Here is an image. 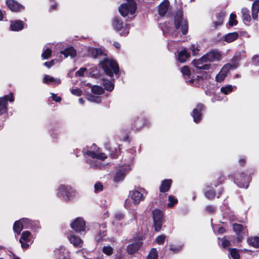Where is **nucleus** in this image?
Segmentation results:
<instances>
[{
  "label": "nucleus",
  "mask_w": 259,
  "mask_h": 259,
  "mask_svg": "<svg viewBox=\"0 0 259 259\" xmlns=\"http://www.w3.org/2000/svg\"><path fill=\"white\" fill-rule=\"evenodd\" d=\"M82 152L84 154L89 156L87 158L86 161L90 167L94 169H102L104 167V165L102 161L107 158L106 154L101 152L99 149H96L94 151L89 150L88 149H83Z\"/></svg>",
  "instance_id": "nucleus-1"
},
{
  "label": "nucleus",
  "mask_w": 259,
  "mask_h": 259,
  "mask_svg": "<svg viewBox=\"0 0 259 259\" xmlns=\"http://www.w3.org/2000/svg\"><path fill=\"white\" fill-rule=\"evenodd\" d=\"M100 63L105 73L108 76L111 77L114 74H117L118 72V66L115 61L105 59L100 62Z\"/></svg>",
  "instance_id": "nucleus-2"
},
{
  "label": "nucleus",
  "mask_w": 259,
  "mask_h": 259,
  "mask_svg": "<svg viewBox=\"0 0 259 259\" xmlns=\"http://www.w3.org/2000/svg\"><path fill=\"white\" fill-rule=\"evenodd\" d=\"M175 25L177 29H181L183 34H186L188 32V24L187 20L183 17L182 11H178L175 17Z\"/></svg>",
  "instance_id": "nucleus-3"
},
{
  "label": "nucleus",
  "mask_w": 259,
  "mask_h": 259,
  "mask_svg": "<svg viewBox=\"0 0 259 259\" xmlns=\"http://www.w3.org/2000/svg\"><path fill=\"white\" fill-rule=\"evenodd\" d=\"M136 3L134 0L127 1L119 7V13L123 17L133 15L136 10Z\"/></svg>",
  "instance_id": "nucleus-4"
},
{
  "label": "nucleus",
  "mask_w": 259,
  "mask_h": 259,
  "mask_svg": "<svg viewBox=\"0 0 259 259\" xmlns=\"http://www.w3.org/2000/svg\"><path fill=\"white\" fill-rule=\"evenodd\" d=\"M131 168L129 164H119L116 168L114 175L115 182L123 181L125 176L131 171Z\"/></svg>",
  "instance_id": "nucleus-5"
},
{
  "label": "nucleus",
  "mask_w": 259,
  "mask_h": 259,
  "mask_svg": "<svg viewBox=\"0 0 259 259\" xmlns=\"http://www.w3.org/2000/svg\"><path fill=\"white\" fill-rule=\"evenodd\" d=\"M147 194V192L144 189L139 188L131 191L130 197L133 201L134 205H136L144 200Z\"/></svg>",
  "instance_id": "nucleus-6"
},
{
  "label": "nucleus",
  "mask_w": 259,
  "mask_h": 259,
  "mask_svg": "<svg viewBox=\"0 0 259 259\" xmlns=\"http://www.w3.org/2000/svg\"><path fill=\"white\" fill-rule=\"evenodd\" d=\"M250 180V176L244 173L236 174L234 176V182L240 188H247Z\"/></svg>",
  "instance_id": "nucleus-7"
},
{
  "label": "nucleus",
  "mask_w": 259,
  "mask_h": 259,
  "mask_svg": "<svg viewBox=\"0 0 259 259\" xmlns=\"http://www.w3.org/2000/svg\"><path fill=\"white\" fill-rule=\"evenodd\" d=\"M32 223L30 220L27 219H22L19 221H16L13 225L14 231L18 235L20 234L21 231L24 228H31Z\"/></svg>",
  "instance_id": "nucleus-8"
},
{
  "label": "nucleus",
  "mask_w": 259,
  "mask_h": 259,
  "mask_svg": "<svg viewBox=\"0 0 259 259\" xmlns=\"http://www.w3.org/2000/svg\"><path fill=\"white\" fill-rule=\"evenodd\" d=\"M163 216L162 212L159 209H156L152 212L154 227L156 231H159L161 229L163 224Z\"/></svg>",
  "instance_id": "nucleus-9"
},
{
  "label": "nucleus",
  "mask_w": 259,
  "mask_h": 259,
  "mask_svg": "<svg viewBox=\"0 0 259 259\" xmlns=\"http://www.w3.org/2000/svg\"><path fill=\"white\" fill-rule=\"evenodd\" d=\"M14 98L13 93L0 98V115L4 114L8 111V102H13Z\"/></svg>",
  "instance_id": "nucleus-10"
},
{
  "label": "nucleus",
  "mask_w": 259,
  "mask_h": 259,
  "mask_svg": "<svg viewBox=\"0 0 259 259\" xmlns=\"http://www.w3.org/2000/svg\"><path fill=\"white\" fill-rule=\"evenodd\" d=\"M70 226L71 228L77 232L81 233L85 232V223L82 218H76L72 222Z\"/></svg>",
  "instance_id": "nucleus-11"
},
{
  "label": "nucleus",
  "mask_w": 259,
  "mask_h": 259,
  "mask_svg": "<svg viewBox=\"0 0 259 259\" xmlns=\"http://www.w3.org/2000/svg\"><path fill=\"white\" fill-rule=\"evenodd\" d=\"M236 63H228L225 64L220 72L216 76V80L218 82H221L226 77L229 70L231 69H235L237 67Z\"/></svg>",
  "instance_id": "nucleus-12"
},
{
  "label": "nucleus",
  "mask_w": 259,
  "mask_h": 259,
  "mask_svg": "<svg viewBox=\"0 0 259 259\" xmlns=\"http://www.w3.org/2000/svg\"><path fill=\"white\" fill-rule=\"evenodd\" d=\"M113 26L116 30L118 31H121L120 33L121 35H126L129 32V26L127 24L123 25V22L118 19L116 18L114 19Z\"/></svg>",
  "instance_id": "nucleus-13"
},
{
  "label": "nucleus",
  "mask_w": 259,
  "mask_h": 259,
  "mask_svg": "<svg viewBox=\"0 0 259 259\" xmlns=\"http://www.w3.org/2000/svg\"><path fill=\"white\" fill-rule=\"evenodd\" d=\"M206 59L207 62H218L221 60L222 57L221 52L217 50H212L203 56V59Z\"/></svg>",
  "instance_id": "nucleus-14"
},
{
  "label": "nucleus",
  "mask_w": 259,
  "mask_h": 259,
  "mask_svg": "<svg viewBox=\"0 0 259 259\" xmlns=\"http://www.w3.org/2000/svg\"><path fill=\"white\" fill-rule=\"evenodd\" d=\"M32 236L31 233L28 231H24L19 239V242L21 243V247L23 249H27L29 244L31 243Z\"/></svg>",
  "instance_id": "nucleus-15"
},
{
  "label": "nucleus",
  "mask_w": 259,
  "mask_h": 259,
  "mask_svg": "<svg viewBox=\"0 0 259 259\" xmlns=\"http://www.w3.org/2000/svg\"><path fill=\"white\" fill-rule=\"evenodd\" d=\"M192 64L196 68L202 70H208L211 66V64L207 62L206 59H203V56L199 59L194 60Z\"/></svg>",
  "instance_id": "nucleus-16"
},
{
  "label": "nucleus",
  "mask_w": 259,
  "mask_h": 259,
  "mask_svg": "<svg viewBox=\"0 0 259 259\" xmlns=\"http://www.w3.org/2000/svg\"><path fill=\"white\" fill-rule=\"evenodd\" d=\"M63 190L67 192V194L64 197V200L66 201H71L79 196L78 192L71 186L67 187Z\"/></svg>",
  "instance_id": "nucleus-17"
},
{
  "label": "nucleus",
  "mask_w": 259,
  "mask_h": 259,
  "mask_svg": "<svg viewBox=\"0 0 259 259\" xmlns=\"http://www.w3.org/2000/svg\"><path fill=\"white\" fill-rule=\"evenodd\" d=\"M8 8L12 12H21L24 9V7L14 0H7L6 2Z\"/></svg>",
  "instance_id": "nucleus-18"
},
{
  "label": "nucleus",
  "mask_w": 259,
  "mask_h": 259,
  "mask_svg": "<svg viewBox=\"0 0 259 259\" xmlns=\"http://www.w3.org/2000/svg\"><path fill=\"white\" fill-rule=\"evenodd\" d=\"M27 25L22 21L15 20L10 21V29L13 31H19L26 27Z\"/></svg>",
  "instance_id": "nucleus-19"
},
{
  "label": "nucleus",
  "mask_w": 259,
  "mask_h": 259,
  "mask_svg": "<svg viewBox=\"0 0 259 259\" xmlns=\"http://www.w3.org/2000/svg\"><path fill=\"white\" fill-rule=\"evenodd\" d=\"M203 106L202 104H198L196 108H194L192 113V116L195 122L198 123L201 119V112L203 110Z\"/></svg>",
  "instance_id": "nucleus-20"
},
{
  "label": "nucleus",
  "mask_w": 259,
  "mask_h": 259,
  "mask_svg": "<svg viewBox=\"0 0 259 259\" xmlns=\"http://www.w3.org/2000/svg\"><path fill=\"white\" fill-rule=\"evenodd\" d=\"M42 82L45 84L56 85L60 84L61 80L59 78H55L48 74H45L42 78Z\"/></svg>",
  "instance_id": "nucleus-21"
},
{
  "label": "nucleus",
  "mask_w": 259,
  "mask_h": 259,
  "mask_svg": "<svg viewBox=\"0 0 259 259\" xmlns=\"http://www.w3.org/2000/svg\"><path fill=\"white\" fill-rule=\"evenodd\" d=\"M67 238L70 243L72 244L75 247H81L82 246L83 241L78 236L75 235H69Z\"/></svg>",
  "instance_id": "nucleus-22"
},
{
  "label": "nucleus",
  "mask_w": 259,
  "mask_h": 259,
  "mask_svg": "<svg viewBox=\"0 0 259 259\" xmlns=\"http://www.w3.org/2000/svg\"><path fill=\"white\" fill-rule=\"evenodd\" d=\"M141 245L142 242L139 240L138 242L128 245L127 247L126 251L129 254H133L139 249Z\"/></svg>",
  "instance_id": "nucleus-23"
},
{
  "label": "nucleus",
  "mask_w": 259,
  "mask_h": 259,
  "mask_svg": "<svg viewBox=\"0 0 259 259\" xmlns=\"http://www.w3.org/2000/svg\"><path fill=\"white\" fill-rule=\"evenodd\" d=\"M88 51L89 55L94 58H97L104 54L103 50L101 48H89Z\"/></svg>",
  "instance_id": "nucleus-24"
},
{
  "label": "nucleus",
  "mask_w": 259,
  "mask_h": 259,
  "mask_svg": "<svg viewBox=\"0 0 259 259\" xmlns=\"http://www.w3.org/2000/svg\"><path fill=\"white\" fill-rule=\"evenodd\" d=\"M168 1L165 0L159 6L158 11L160 16H163L166 13L168 8Z\"/></svg>",
  "instance_id": "nucleus-25"
},
{
  "label": "nucleus",
  "mask_w": 259,
  "mask_h": 259,
  "mask_svg": "<svg viewBox=\"0 0 259 259\" xmlns=\"http://www.w3.org/2000/svg\"><path fill=\"white\" fill-rule=\"evenodd\" d=\"M239 37V34L237 32L229 33L224 36V40L230 43L236 40Z\"/></svg>",
  "instance_id": "nucleus-26"
},
{
  "label": "nucleus",
  "mask_w": 259,
  "mask_h": 259,
  "mask_svg": "<svg viewBox=\"0 0 259 259\" xmlns=\"http://www.w3.org/2000/svg\"><path fill=\"white\" fill-rule=\"evenodd\" d=\"M259 12V0L255 1L252 5V18L256 20Z\"/></svg>",
  "instance_id": "nucleus-27"
},
{
  "label": "nucleus",
  "mask_w": 259,
  "mask_h": 259,
  "mask_svg": "<svg viewBox=\"0 0 259 259\" xmlns=\"http://www.w3.org/2000/svg\"><path fill=\"white\" fill-rule=\"evenodd\" d=\"M214 187H217V185L214 184L207 187V189L205 192V195L207 198L211 199L214 198L215 193L213 190H211V189H213Z\"/></svg>",
  "instance_id": "nucleus-28"
},
{
  "label": "nucleus",
  "mask_w": 259,
  "mask_h": 259,
  "mask_svg": "<svg viewBox=\"0 0 259 259\" xmlns=\"http://www.w3.org/2000/svg\"><path fill=\"white\" fill-rule=\"evenodd\" d=\"M189 56L190 54L187 52V51L186 49H183L178 52V59L180 62L183 63L185 62Z\"/></svg>",
  "instance_id": "nucleus-29"
},
{
  "label": "nucleus",
  "mask_w": 259,
  "mask_h": 259,
  "mask_svg": "<svg viewBox=\"0 0 259 259\" xmlns=\"http://www.w3.org/2000/svg\"><path fill=\"white\" fill-rule=\"evenodd\" d=\"M225 17V12H220L217 15V20L213 22L214 26L215 28L221 26L223 24L224 22V19Z\"/></svg>",
  "instance_id": "nucleus-30"
},
{
  "label": "nucleus",
  "mask_w": 259,
  "mask_h": 259,
  "mask_svg": "<svg viewBox=\"0 0 259 259\" xmlns=\"http://www.w3.org/2000/svg\"><path fill=\"white\" fill-rule=\"evenodd\" d=\"M248 244L254 248H259V237H250L247 240Z\"/></svg>",
  "instance_id": "nucleus-31"
},
{
  "label": "nucleus",
  "mask_w": 259,
  "mask_h": 259,
  "mask_svg": "<svg viewBox=\"0 0 259 259\" xmlns=\"http://www.w3.org/2000/svg\"><path fill=\"white\" fill-rule=\"evenodd\" d=\"M171 181L170 180H165L162 182L160 187V191L161 192H165L167 191L171 186Z\"/></svg>",
  "instance_id": "nucleus-32"
},
{
  "label": "nucleus",
  "mask_w": 259,
  "mask_h": 259,
  "mask_svg": "<svg viewBox=\"0 0 259 259\" xmlns=\"http://www.w3.org/2000/svg\"><path fill=\"white\" fill-rule=\"evenodd\" d=\"M61 53L64 55L65 58L68 56L73 58L76 56V51L72 47L66 49L64 51H61Z\"/></svg>",
  "instance_id": "nucleus-33"
},
{
  "label": "nucleus",
  "mask_w": 259,
  "mask_h": 259,
  "mask_svg": "<svg viewBox=\"0 0 259 259\" xmlns=\"http://www.w3.org/2000/svg\"><path fill=\"white\" fill-rule=\"evenodd\" d=\"M67 187H70V186L60 185L59 186L57 189V195L59 197L62 198L63 200H64L65 195L67 194V192H66V191H65L63 189H65V188H66Z\"/></svg>",
  "instance_id": "nucleus-34"
},
{
  "label": "nucleus",
  "mask_w": 259,
  "mask_h": 259,
  "mask_svg": "<svg viewBox=\"0 0 259 259\" xmlns=\"http://www.w3.org/2000/svg\"><path fill=\"white\" fill-rule=\"evenodd\" d=\"M242 17L244 21L250 22L251 17L250 16L249 11L246 8H242L241 10Z\"/></svg>",
  "instance_id": "nucleus-35"
},
{
  "label": "nucleus",
  "mask_w": 259,
  "mask_h": 259,
  "mask_svg": "<svg viewBox=\"0 0 259 259\" xmlns=\"http://www.w3.org/2000/svg\"><path fill=\"white\" fill-rule=\"evenodd\" d=\"M234 89H236L235 86H233L231 84H228L222 87L221 88V92L225 95H227L229 93L232 92Z\"/></svg>",
  "instance_id": "nucleus-36"
},
{
  "label": "nucleus",
  "mask_w": 259,
  "mask_h": 259,
  "mask_svg": "<svg viewBox=\"0 0 259 259\" xmlns=\"http://www.w3.org/2000/svg\"><path fill=\"white\" fill-rule=\"evenodd\" d=\"M103 83L107 91H111L113 90L114 84L112 81L104 79L103 80Z\"/></svg>",
  "instance_id": "nucleus-37"
},
{
  "label": "nucleus",
  "mask_w": 259,
  "mask_h": 259,
  "mask_svg": "<svg viewBox=\"0 0 259 259\" xmlns=\"http://www.w3.org/2000/svg\"><path fill=\"white\" fill-rule=\"evenodd\" d=\"M51 50L47 46H45L41 54V57L43 59H47L51 56Z\"/></svg>",
  "instance_id": "nucleus-38"
},
{
  "label": "nucleus",
  "mask_w": 259,
  "mask_h": 259,
  "mask_svg": "<svg viewBox=\"0 0 259 259\" xmlns=\"http://www.w3.org/2000/svg\"><path fill=\"white\" fill-rule=\"evenodd\" d=\"M92 92L96 95H101L104 93L103 89L99 85H93L91 89Z\"/></svg>",
  "instance_id": "nucleus-39"
},
{
  "label": "nucleus",
  "mask_w": 259,
  "mask_h": 259,
  "mask_svg": "<svg viewBox=\"0 0 259 259\" xmlns=\"http://www.w3.org/2000/svg\"><path fill=\"white\" fill-rule=\"evenodd\" d=\"M233 228L234 231L239 234L240 233H243V234H245V228H243V226L241 225L234 224L233 225Z\"/></svg>",
  "instance_id": "nucleus-40"
},
{
  "label": "nucleus",
  "mask_w": 259,
  "mask_h": 259,
  "mask_svg": "<svg viewBox=\"0 0 259 259\" xmlns=\"http://www.w3.org/2000/svg\"><path fill=\"white\" fill-rule=\"evenodd\" d=\"M236 15L235 14L231 13L230 16L229 24L230 26H235L237 24V21L236 19Z\"/></svg>",
  "instance_id": "nucleus-41"
},
{
  "label": "nucleus",
  "mask_w": 259,
  "mask_h": 259,
  "mask_svg": "<svg viewBox=\"0 0 259 259\" xmlns=\"http://www.w3.org/2000/svg\"><path fill=\"white\" fill-rule=\"evenodd\" d=\"M158 254L155 248H152L150 251L147 259H157Z\"/></svg>",
  "instance_id": "nucleus-42"
},
{
  "label": "nucleus",
  "mask_w": 259,
  "mask_h": 259,
  "mask_svg": "<svg viewBox=\"0 0 259 259\" xmlns=\"http://www.w3.org/2000/svg\"><path fill=\"white\" fill-rule=\"evenodd\" d=\"M103 252L107 255H110L113 253V248L110 246H104L102 249Z\"/></svg>",
  "instance_id": "nucleus-43"
},
{
  "label": "nucleus",
  "mask_w": 259,
  "mask_h": 259,
  "mask_svg": "<svg viewBox=\"0 0 259 259\" xmlns=\"http://www.w3.org/2000/svg\"><path fill=\"white\" fill-rule=\"evenodd\" d=\"M89 101L95 102L96 103H99L101 102L100 97L98 96H96L93 95H90L87 97Z\"/></svg>",
  "instance_id": "nucleus-44"
},
{
  "label": "nucleus",
  "mask_w": 259,
  "mask_h": 259,
  "mask_svg": "<svg viewBox=\"0 0 259 259\" xmlns=\"http://www.w3.org/2000/svg\"><path fill=\"white\" fill-rule=\"evenodd\" d=\"M230 255L233 259H239L240 255L236 249H230Z\"/></svg>",
  "instance_id": "nucleus-45"
},
{
  "label": "nucleus",
  "mask_w": 259,
  "mask_h": 259,
  "mask_svg": "<svg viewBox=\"0 0 259 259\" xmlns=\"http://www.w3.org/2000/svg\"><path fill=\"white\" fill-rule=\"evenodd\" d=\"M181 71L184 75L187 76L189 78L191 77V76L192 75L191 72L188 66H185L183 67L182 68Z\"/></svg>",
  "instance_id": "nucleus-46"
},
{
  "label": "nucleus",
  "mask_w": 259,
  "mask_h": 259,
  "mask_svg": "<svg viewBox=\"0 0 259 259\" xmlns=\"http://www.w3.org/2000/svg\"><path fill=\"white\" fill-rule=\"evenodd\" d=\"M169 202L167 204V206L169 207H172L175 204L178 202V200L174 196L170 195L168 197Z\"/></svg>",
  "instance_id": "nucleus-47"
},
{
  "label": "nucleus",
  "mask_w": 259,
  "mask_h": 259,
  "mask_svg": "<svg viewBox=\"0 0 259 259\" xmlns=\"http://www.w3.org/2000/svg\"><path fill=\"white\" fill-rule=\"evenodd\" d=\"M134 204L133 203V201L132 202L131 198L129 197V198H127L124 203V206L127 209H130L134 207Z\"/></svg>",
  "instance_id": "nucleus-48"
},
{
  "label": "nucleus",
  "mask_w": 259,
  "mask_h": 259,
  "mask_svg": "<svg viewBox=\"0 0 259 259\" xmlns=\"http://www.w3.org/2000/svg\"><path fill=\"white\" fill-rule=\"evenodd\" d=\"M165 236L164 235H160L158 236L155 240V242L158 244H162L165 240Z\"/></svg>",
  "instance_id": "nucleus-49"
},
{
  "label": "nucleus",
  "mask_w": 259,
  "mask_h": 259,
  "mask_svg": "<svg viewBox=\"0 0 259 259\" xmlns=\"http://www.w3.org/2000/svg\"><path fill=\"white\" fill-rule=\"evenodd\" d=\"M124 215L123 213L121 212H116L114 214L115 219L117 221H120L123 219Z\"/></svg>",
  "instance_id": "nucleus-50"
},
{
  "label": "nucleus",
  "mask_w": 259,
  "mask_h": 259,
  "mask_svg": "<svg viewBox=\"0 0 259 259\" xmlns=\"http://www.w3.org/2000/svg\"><path fill=\"white\" fill-rule=\"evenodd\" d=\"M221 240L222 241V246L224 248H226L230 245L229 241L226 237H223Z\"/></svg>",
  "instance_id": "nucleus-51"
},
{
  "label": "nucleus",
  "mask_w": 259,
  "mask_h": 259,
  "mask_svg": "<svg viewBox=\"0 0 259 259\" xmlns=\"http://www.w3.org/2000/svg\"><path fill=\"white\" fill-rule=\"evenodd\" d=\"M170 250H172L175 252H178L182 249V246H176L175 245H170L169 247Z\"/></svg>",
  "instance_id": "nucleus-52"
},
{
  "label": "nucleus",
  "mask_w": 259,
  "mask_h": 259,
  "mask_svg": "<svg viewBox=\"0 0 259 259\" xmlns=\"http://www.w3.org/2000/svg\"><path fill=\"white\" fill-rule=\"evenodd\" d=\"M95 191L96 192H98L101 191L103 189V185L100 183H97L95 184L94 186Z\"/></svg>",
  "instance_id": "nucleus-53"
},
{
  "label": "nucleus",
  "mask_w": 259,
  "mask_h": 259,
  "mask_svg": "<svg viewBox=\"0 0 259 259\" xmlns=\"http://www.w3.org/2000/svg\"><path fill=\"white\" fill-rule=\"evenodd\" d=\"M71 93L76 96H79L81 94V91L79 89H75L70 90Z\"/></svg>",
  "instance_id": "nucleus-54"
},
{
  "label": "nucleus",
  "mask_w": 259,
  "mask_h": 259,
  "mask_svg": "<svg viewBox=\"0 0 259 259\" xmlns=\"http://www.w3.org/2000/svg\"><path fill=\"white\" fill-rule=\"evenodd\" d=\"M190 49L194 55H195L199 51L197 45H192L190 48Z\"/></svg>",
  "instance_id": "nucleus-55"
},
{
  "label": "nucleus",
  "mask_w": 259,
  "mask_h": 259,
  "mask_svg": "<svg viewBox=\"0 0 259 259\" xmlns=\"http://www.w3.org/2000/svg\"><path fill=\"white\" fill-rule=\"evenodd\" d=\"M87 71V69L85 68H81L79 70H78L76 73L79 76H82L84 74V73Z\"/></svg>",
  "instance_id": "nucleus-56"
},
{
  "label": "nucleus",
  "mask_w": 259,
  "mask_h": 259,
  "mask_svg": "<svg viewBox=\"0 0 259 259\" xmlns=\"http://www.w3.org/2000/svg\"><path fill=\"white\" fill-rule=\"evenodd\" d=\"M44 64L46 67H48V68H50L54 64V60H52L49 62H46L45 63H44Z\"/></svg>",
  "instance_id": "nucleus-57"
},
{
  "label": "nucleus",
  "mask_w": 259,
  "mask_h": 259,
  "mask_svg": "<svg viewBox=\"0 0 259 259\" xmlns=\"http://www.w3.org/2000/svg\"><path fill=\"white\" fill-rule=\"evenodd\" d=\"M252 61L254 65H258L259 64V58L258 56L255 55L252 57Z\"/></svg>",
  "instance_id": "nucleus-58"
},
{
  "label": "nucleus",
  "mask_w": 259,
  "mask_h": 259,
  "mask_svg": "<svg viewBox=\"0 0 259 259\" xmlns=\"http://www.w3.org/2000/svg\"><path fill=\"white\" fill-rule=\"evenodd\" d=\"M51 94L52 99L54 101L57 102H59L61 101V99L60 97L57 96L56 95L53 93H52Z\"/></svg>",
  "instance_id": "nucleus-59"
},
{
  "label": "nucleus",
  "mask_w": 259,
  "mask_h": 259,
  "mask_svg": "<svg viewBox=\"0 0 259 259\" xmlns=\"http://www.w3.org/2000/svg\"><path fill=\"white\" fill-rule=\"evenodd\" d=\"M206 210L208 212H212L214 211L215 208L214 206L211 205H207L206 207Z\"/></svg>",
  "instance_id": "nucleus-60"
},
{
  "label": "nucleus",
  "mask_w": 259,
  "mask_h": 259,
  "mask_svg": "<svg viewBox=\"0 0 259 259\" xmlns=\"http://www.w3.org/2000/svg\"><path fill=\"white\" fill-rule=\"evenodd\" d=\"M142 122V121L141 120H139L138 119L136 122V127L137 130H140L142 127L140 126V124Z\"/></svg>",
  "instance_id": "nucleus-61"
},
{
  "label": "nucleus",
  "mask_w": 259,
  "mask_h": 259,
  "mask_svg": "<svg viewBox=\"0 0 259 259\" xmlns=\"http://www.w3.org/2000/svg\"><path fill=\"white\" fill-rule=\"evenodd\" d=\"M218 232L220 234H223L225 232V229L223 227H220L218 230Z\"/></svg>",
  "instance_id": "nucleus-62"
},
{
  "label": "nucleus",
  "mask_w": 259,
  "mask_h": 259,
  "mask_svg": "<svg viewBox=\"0 0 259 259\" xmlns=\"http://www.w3.org/2000/svg\"><path fill=\"white\" fill-rule=\"evenodd\" d=\"M114 46L116 49H119L120 47V45L117 42H115L114 43Z\"/></svg>",
  "instance_id": "nucleus-63"
},
{
  "label": "nucleus",
  "mask_w": 259,
  "mask_h": 259,
  "mask_svg": "<svg viewBox=\"0 0 259 259\" xmlns=\"http://www.w3.org/2000/svg\"><path fill=\"white\" fill-rule=\"evenodd\" d=\"M115 259H123L121 254L116 255Z\"/></svg>",
  "instance_id": "nucleus-64"
}]
</instances>
